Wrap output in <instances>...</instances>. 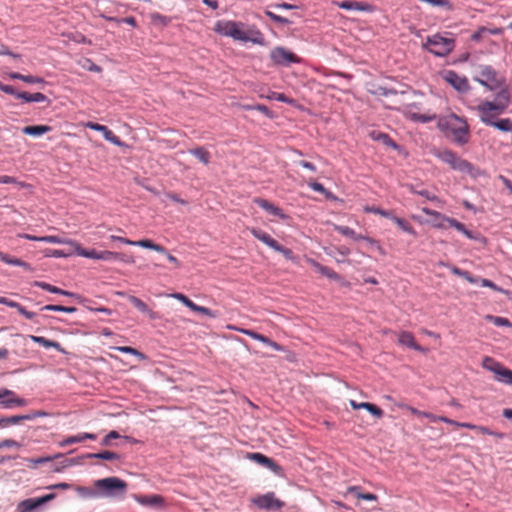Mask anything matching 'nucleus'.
I'll return each mask as SVG.
<instances>
[{
  "label": "nucleus",
  "instance_id": "1",
  "mask_svg": "<svg viewBox=\"0 0 512 512\" xmlns=\"http://www.w3.org/2000/svg\"><path fill=\"white\" fill-rule=\"evenodd\" d=\"M213 30L217 34L230 37L235 41L251 42L258 45H264L265 43L264 36L260 30L243 22L219 20L215 23Z\"/></svg>",
  "mask_w": 512,
  "mask_h": 512
},
{
  "label": "nucleus",
  "instance_id": "2",
  "mask_svg": "<svg viewBox=\"0 0 512 512\" xmlns=\"http://www.w3.org/2000/svg\"><path fill=\"white\" fill-rule=\"evenodd\" d=\"M438 127L459 145H464L469 141V125L465 119L454 113L441 117L438 122Z\"/></svg>",
  "mask_w": 512,
  "mask_h": 512
},
{
  "label": "nucleus",
  "instance_id": "3",
  "mask_svg": "<svg viewBox=\"0 0 512 512\" xmlns=\"http://www.w3.org/2000/svg\"><path fill=\"white\" fill-rule=\"evenodd\" d=\"M511 102V94L508 88H502L496 95L494 101H484L478 105L477 110L480 113L482 122H490L497 115L506 111Z\"/></svg>",
  "mask_w": 512,
  "mask_h": 512
},
{
  "label": "nucleus",
  "instance_id": "4",
  "mask_svg": "<svg viewBox=\"0 0 512 512\" xmlns=\"http://www.w3.org/2000/svg\"><path fill=\"white\" fill-rule=\"evenodd\" d=\"M473 80L487 88L489 91L507 88L505 78L500 77L498 72L490 65H478Z\"/></svg>",
  "mask_w": 512,
  "mask_h": 512
},
{
  "label": "nucleus",
  "instance_id": "5",
  "mask_svg": "<svg viewBox=\"0 0 512 512\" xmlns=\"http://www.w3.org/2000/svg\"><path fill=\"white\" fill-rule=\"evenodd\" d=\"M127 483L118 477H107L94 481L99 497H123L127 491Z\"/></svg>",
  "mask_w": 512,
  "mask_h": 512
},
{
  "label": "nucleus",
  "instance_id": "6",
  "mask_svg": "<svg viewBox=\"0 0 512 512\" xmlns=\"http://www.w3.org/2000/svg\"><path fill=\"white\" fill-rule=\"evenodd\" d=\"M439 158L450 165L454 170H458L464 174L469 175L473 179L484 176V172L479 168L474 167L470 162L458 157L454 152L450 150H444L439 153Z\"/></svg>",
  "mask_w": 512,
  "mask_h": 512
},
{
  "label": "nucleus",
  "instance_id": "7",
  "mask_svg": "<svg viewBox=\"0 0 512 512\" xmlns=\"http://www.w3.org/2000/svg\"><path fill=\"white\" fill-rule=\"evenodd\" d=\"M455 46V41L452 38L443 37L440 34L428 36L423 48L438 57L447 56Z\"/></svg>",
  "mask_w": 512,
  "mask_h": 512
},
{
  "label": "nucleus",
  "instance_id": "8",
  "mask_svg": "<svg viewBox=\"0 0 512 512\" xmlns=\"http://www.w3.org/2000/svg\"><path fill=\"white\" fill-rule=\"evenodd\" d=\"M482 367L495 375V380L506 384L512 385V370L504 367L500 362L496 361L490 356H485L482 359Z\"/></svg>",
  "mask_w": 512,
  "mask_h": 512
},
{
  "label": "nucleus",
  "instance_id": "9",
  "mask_svg": "<svg viewBox=\"0 0 512 512\" xmlns=\"http://www.w3.org/2000/svg\"><path fill=\"white\" fill-rule=\"evenodd\" d=\"M270 58L274 65L289 66L292 63H299L300 59L293 52L288 49L278 46L271 50Z\"/></svg>",
  "mask_w": 512,
  "mask_h": 512
},
{
  "label": "nucleus",
  "instance_id": "10",
  "mask_svg": "<svg viewBox=\"0 0 512 512\" xmlns=\"http://www.w3.org/2000/svg\"><path fill=\"white\" fill-rule=\"evenodd\" d=\"M253 503L260 509L278 511L284 507V502L275 497L273 492L259 495L253 499Z\"/></svg>",
  "mask_w": 512,
  "mask_h": 512
},
{
  "label": "nucleus",
  "instance_id": "11",
  "mask_svg": "<svg viewBox=\"0 0 512 512\" xmlns=\"http://www.w3.org/2000/svg\"><path fill=\"white\" fill-rule=\"evenodd\" d=\"M443 79L459 93H467L470 90L468 79L457 74L453 70H446L442 74Z\"/></svg>",
  "mask_w": 512,
  "mask_h": 512
},
{
  "label": "nucleus",
  "instance_id": "12",
  "mask_svg": "<svg viewBox=\"0 0 512 512\" xmlns=\"http://www.w3.org/2000/svg\"><path fill=\"white\" fill-rule=\"evenodd\" d=\"M27 404L26 400L20 398L14 391L0 389V406L5 409L22 407Z\"/></svg>",
  "mask_w": 512,
  "mask_h": 512
},
{
  "label": "nucleus",
  "instance_id": "13",
  "mask_svg": "<svg viewBox=\"0 0 512 512\" xmlns=\"http://www.w3.org/2000/svg\"><path fill=\"white\" fill-rule=\"evenodd\" d=\"M54 498H55V494H53V493L44 495L40 498H29V499L21 501L18 504L17 509L19 512H30V511L40 507L41 505L49 502L50 500H52Z\"/></svg>",
  "mask_w": 512,
  "mask_h": 512
},
{
  "label": "nucleus",
  "instance_id": "14",
  "mask_svg": "<svg viewBox=\"0 0 512 512\" xmlns=\"http://www.w3.org/2000/svg\"><path fill=\"white\" fill-rule=\"evenodd\" d=\"M86 127L91 130L98 131V132L102 133L105 140L109 141L110 143H112L118 147L125 146V143L122 142L118 136H116L108 127H106L104 125L94 123V122H88V123H86Z\"/></svg>",
  "mask_w": 512,
  "mask_h": 512
},
{
  "label": "nucleus",
  "instance_id": "15",
  "mask_svg": "<svg viewBox=\"0 0 512 512\" xmlns=\"http://www.w3.org/2000/svg\"><path fill=\"white\" fill-rule=\"evenodd\" d=\"M228 329L234 330V331H238V332H240L242 334H245V335H247V336H249V337H251V338H253V339L257 340V341H260V342L264 343L265 345H268V346L272 347L276 351H280L282 349L281 346L278 343L272 341L268 337H266V336H264L262 334H259V333L255 332L253 330L244 329V328H238V327L232 326V325H229Z\"/></svg>",
  "mask_w": 512,
  "mask_h": 512
},
{
  "label": "nucleus",
  "instance_id": "16",
  "mask_svg": "<svg viewBox=\"0 0 512 512\" xmlns=\"http://www.w3.org/2000/svg\"><path fill=\"white\" fill-rule=\"evenodd\" d=\"M246 458L279 474L281 467L271 458L259 452L247 453Z\"/></svg>",
  "mask_w": 512,
  "mask_h": 512
},
{
  "label": "nucleus",
  "instance_id": "17",
  "mask_svg": "<svg viewBox=\"0 0 512 512\" xmlns=\"http://www.w3.org/2000/svg\"><path fill=\"white\" fill-rule=\"evenodd\" d=\"M254 203L257 204L260 208H262L263 210H265L269 215L275 217V218H279V219H282V220H286L288 219L289 217L282 211L281 208H279L278 206L274 205L273 203L269 202L268 200L266 199H263V198H260V197H256L254 198Z\"/></svg>",
  "mask_w": 512,
  "mask_h": 512
},
{
  "label": "nucleus",
  "instance_id": "18",
  "mask_svg": "<svg viewBox=\"0 0 512 512\" xmlns=\"http://www.w3.org/2000/svg\"><path fill=\"white\" fill-rule=\"evenodd\" d=\"M333 5L339 7L344 10H353V11H363V12H371L372 6L367 3L358 2V1H333Z\"/></svg>",
  "mask_w": 512,
  "mask_h": 512
},
{
  "label": "nucleus",
  "instance_id": "19",
  "mask_svg": "<svg viewBox=\"0 0 512 512\" xmlns=\"http://www.w3.org/2000/svg\"><path fill=\"white\" fill-rule=\"evenodd\" d=\"M422 211L426 214L432 217L430 220V223L433 227L437 229H447L448 228V222L444 220H450V217H447L437 211L431 210L429 208H422Z\"/></svg>",
  "mask_w": 512,
  "mask_h": 512
},
{
  "label": "nucleus",
  "instance_id": "20",
  "mask_svg": "<svg viewBox=\"0 0 512 512\" xmlns=\"http://www.w3.org/2000/svg\"><path fill=\"white\" fill-rule=\"evenodd\" d=\"M398 343L403 346H407L416 351L424 352L425 350L417 344L413 334L408 331H402L398 337Z\"/></svg>",
  "mask_w": 512,
  "mask_h": 512
},
{
  "label": "nucleus",
  "instance_id": "21",
  "mask_svg": "<svg viewBox=\"0 0 512 512\" xmlns=\"http://www.w3.org/2000/svg\"><path fill=\"white\" fill-rule=\"evenodd\" d=\"M307 262L316 269L317 272H319L321 275L331 279L338 281L340 280V275L336 273L333 269L324 266L320 264L319 262L315 261L314 259H308Z\"/></svg>",
  "mask_w": 512,
  "mask_h": 512
},
{
  "label": "nucleus",
  "instance_id": "22",
  "mask_svg": "<svg viewBox=\"0 0 512 512\" xmlns=\"http://www.w3.org/2000/svg\"><path fill=\"white\" fill-rule=\"evenodd\" d=\"M448 222V228H454L458 232L465 235L468 239L478 240L480 238V234L477 232H473L468 230L465 225L454 218H450V220H446Z\"/></svg>",
  "mask_w": 512,
  "mask_h": 512
},
{
  "label": "nucleus",
  "instance_id": "23",
  "mask_svg": "<svg viewBox=\"0 0 512 512\" xmlns=\"http://www.w3.org/2000/svg\"><path fill=\"white\" fill-rule=\"evenodd\" d=\"M349 403L354 410L366 409L368 412H370L373 416L377 418H381L383 416V410L376 406L375 404L369 402L358 403L355 400H350Z\"/></svg>",
  "mask_w": 512,
  "mask_h": 512
},
{
  "label": "nucleus",
  "instance_id": "24",
  "mask_svg": "<svg viewBox=\"0 0 512 512\" xmlns=\"http://www.w3.org/2000/svg\"><path fill=\"white\" fill-rule=\"evenodd\" d=\"M250 232L256 239H258L259 241H261L262 243H264L273 250L278 244V242L274 238H272L267 232L259 228L253 227L250 229Z\"/></svg>",
  "mask_w": 512,
  "mask_h": 512
},
{
  "label": "nucleus",
  "instance_id": "25",
  "mask_svg": "<svg viewBox=\"0 0 512 512\" xmlns=\"http://www.w3.org/2000/svg\"><path fill=\"white\" fill-rule=\"evenodd\" d=\"M134 499L143 506L157 507L163 504V498L160 495H134Z\"/></svg>",
  "mask_w": 512,
  "mask_h": 512
},
{
  "label": "nucleus",
  "instance_id": "26",
  "mask_svg": "<svg viewBox=\"0 0 512 512\" xmlns=\"http://www.w3.org/2000/svg\"><path fill=\"white\" fill-rule=\"evenodd\" d=\"M128 301L136 308L138 309L140 312L142 313H145L149 316L150 319L154 320V319H157L158 318V315L156 312L152 311L147 305L146 303H144L140 298L136 297V296H133V295H129L128 296Z\"/></svg>",
  "mask_w": 512,
  "mask_h": 512
},
{
  "label": "nucleus",
  "instance_id": "27",
  "mask_svg": "<svg viewBox=\"0 0 512 512\" xmlns=\"http://www.w3.org/2000/svg\"><path fill=\"white\" fill-rule=\"evenodd\" d=\"M51 129L52 128L48 125L25 126L22 129V133L33 137H39L45 133L50 132Z\"/></svg>",
  "mask_w": 512,
  "mask_h": 512
},
{
  "label": "nucleus",
  "instance_id": "28",
  "mask_svg": "<svg viewBox=\"0 0 512 512\" xmlns=\"http://www.w3.org/2000/svg\"><path fill=\"white\" fill-rule=\"evenodd\" d=\"M131 246H138V247H142V248H146V249H151L158 253H166L165 247L154 243L150 239H141V240L133 241V243H131Z\"/></svg>",
  "mask_w": 512,
  "mask_h": 512
},
{
  "label": "nucleus",
  "instance_id": "29",
  "mask_svg": "<svg viewBox=\"0 0 512 512\" xmlns=\"http://www.w3.org/2000/svg\"><path fill=\"white\" fill-rule=\"evenodd\" d=\"M370 137L373 140L382 142L385 146L392 147L394 149L398 148V145L386 133H382V132H379V131H372L370 133Z\"/></svg>",
  "mask_w": 512,
  "mask_h": 512
},
{
  "label": "nucleus",
  "instance_id": "30",
  "mask_svg": "<svg viewBox=\"0 0 512 512\" xmlns=\"http://www.w3.org/2000/svg\"><path fill=\"white\" fill-rule=\"evenodd\" d=\"M0 260H2L3 262H5V263H7L9 265L23 267L27 271H31L32 270V268H31L29 263H27V262H25V261H23V260H21L19 258L11 257L8 254L2 253V252H0Z\"/></svg>",
  "mask_w": 512,
  "mask_h": 512
},
{
  "label": "nucleus",
  "instance_id": "31",
  "mask_svg": "<svg viewBox=\"0 0 512 512\" xmlns=\"http://www.w3.org/2000/svg\"><path fill=\"white\" fill-rule=\"evenodd\" d=\"M34 415H22V416H10L0 419V428L7 427L9 425H17L23 420L33 419Z\"/></svg>",
  "mask_w": 512,
  "mask_h": 512
},
{
  "label": "nucleus",
  "instance_id": "32",
  "mask_svg": "<svg viewBox=\"0 0 512 512\" xmlns=\"http://www.w3.org/2000/svg\"><path fill=\"white\" fill-rule=\"evenodd\" d=\"M486 125L493 126L502 132H511L512 131V121L508 118L500 119L495 121L494 119H490V122H484Z\"/></svg>",
  "mask_w": 512,
  "mask_h": 512
},
{
  "label": "nucleus",
  "instance_id": "33",
  "mask_svg": "<svg viewBox=\"0 0 512 512\" xmlns=\"http://www.w3.org/2000/svg\"><path fill=\"white\" fill-rule=\"evenodd\" d=\"M17 98L22 99L27 103L45 102L48 100L47 97L43 93H40V92L33 93V94L27 93V92H20V94H17Z\"/></svg>",
  "mask_w": 512,
  "mask_h": 512
},
{
  "label": "nucleus",
  "instance_id": "34",
  "mask_svg": "<svg viewBox=\"0 0 512 512\" xmlns=\"http://www.w3.org/2000/svg\"><path fill=\"white\" fill-rule=\"evenodd\" d=\"M30 339L34 343H37L45 348H54L58 351H62L61 345L56 341L46 339L45 337H42V336H34V335H31Z\"/></svg>",
  "mask_w": 512,
  "mask_h": 512
},
{
  "label": "nucleus",
  "instance_id": "35",
  "mask_svg": "<svg viewBox=\"0 0 512 512\" xmlns=\"http://www.w3.org/2000/svg\"><path fill=\"white\" fill-rule=\"evenodd\" d=\"M390 219H392L395 222V224L404 232H406L412 236L417 235L415 229L406 220L396 217L393 214L391 215Z\"/></svg>",
  "mask_w": 512,
  "mask_h": 512
},
{
  "label": "nucleus",
  "instance_id": "36",
  "mask_svg": "<svg viewBox=\"0 0 512 512\" xmlns=\"http://www.w3.org/2000/svg\"><path fill=\"white\" fill-rule=\"evenodd\" d=\"M336 231L339 232L340 234L346 236V237H350L356 241L358 240H365V236L361 235V234H357L353 229H351L350 227L348 226H337L336 228Z\"/></svg>",
  "mask_w": 512,
  "mask_h": 512
},
{
  "label": "nucleus",
  "instance_id": "37",
  "mask_svg": "<svg viewBox=\"0 0 512 512\" xmlns=\"http://www.w3.org/2000/svg\"><path fill=\"white\" fill-rule=\"evenodd\" d=\"M75 252L78 256L99 260L100 251H97L95 249L88 250L81 247L79 244H76Z\"/></svg>",
  "mask_w": 512,
  "mask_h": 512
},
{
  "label": "nucleus",
  "instance_id": "38",
  "mask_svg": "<svg viewBox=\"0 0 512 512\" xmlns=\"http://www.w3.org/2000/svg\"><path fill=\"white\" fill-rule=\"evenodd\" d=\"M190 153L194 155L196 158H198L199 161H201L205 165H207L210 161V154L203 147L192 149L190 150Z\"/></svg>",
  "mask_w": 512,
  "mask_h": 512
},
{
  "label": "nucleus",
  "instance_id": "39",
  "mask_svg": "<svg viewBox=\"0 0 512 512\" xmlns=\"http://www.w3.org/2000/svg\"><path fill=\"white\" fill-rule=\"evenodd\" d=\"M88 458H97L103 460H117L119 459V455L115 452L111 451H103L99 453H91L87 455Z\"/></svg>",
  "mask_w": 512,
  "mask_h": 512
},
{
  "label": "nucleus",
  "instance_id": "40",
  "mask_svg": "<svg viewBox=\"0 0 512 512\" xmlns=\"http://www.w3.org/2000/svg\"><path fill=\"white\" fill-rule=\"evenodd\" d=\"M41 310L74 313L77 311V308L76 307H66V306H62V305L48 304V305L43 306L41 308Z\"/></svg>",
  "mask_w": 512,
  "mask_h": 512
},
{
  "label": "nucleus",
  "instance_id": "41",
  "mask_svg": "<svg viewBox=\"0 0 512 512\" xmlns=\"http://www.w3.org/2000/svg\"><path fill=\"white\" fill-rule=\"evenodd\" d=\"M76 491L79 495L86 498H97L99 497L98 489L97 488H90V487H82L79 486L76 488Z\"/></svg>",
  "mask_w": 512,
  "mask_h": 512
},
{
  "label": "nucleus",
  "instance_id": "42",
  "mask_svg": "<svg viewBox=\"0 0 512 512\" xmlns=\"http://www.w3.org/2000/svg\"><path fill=\"white\" fill-rule=\"evenodd\" d=\"M266 98L269 100H276V101L287 103L290 105H293L295 103V101L293 99L287 97L283 93H278V92H271L269 95L266 96Z\"/></svg>",
  "mask_w": 512,
  "mask_h": 512
},
{
  "label": "nucleus",
  "instance_id": "43",
  "mask_svg": "<svg viewBox=\"0 0 512 512\" xmlns=\"http://www.w3.org/2000/svg\"><path fill=\"white\" fill-rule=\"evenodd\" d=\"M114 349L119 352H122V353L134 355V356L138 357L140 360L146 359V356L142 352L138 351L135 348L129 347V346H118V347H115Z\"/></svg>",
  "mask_w": 512,
  "mask_h": 512
},
{
  "label": "nucleus",
  "instance_id": "44",
  "mask_svg": "<svg viewBox=\"0 0 512 512\" xmlns=\"http://www.w3.org/2000/svg\"><path fill=\"white\" fill-rule=\"evenodd\" d=\"M481 285H482L483 287H488V288H490V289H492V290H494V291H497V292L503 293V294H505V295H507V296H510V295H511V292H510L509 290H505V289H503V288H501V287L497 286L494 282H492V281H491V280H489V279H485V278L481 279Z\"/></svg>",
  "mask_w": 512,
  "mask_h": 512
},
{
  "label": "nucleus",
  "instance_id": "45",
  "mask_svg": "<svg viewBox=\"0 0 512 512\" xmlns=\"http://www.w3.org/2000/svg\"><path fill=\"white\" fill-rule=\"evenodd\" d=\"M190 310H192L194 312H197V313H201V314H203L205 316H208L210 318H215L216 317V313L214 311H212L211 309H209L207 307L199 306L196 303H193V305L190 308Z\"/></svg>",
  "mask_w": 512,
  "mask_h": 512
},
{
  "label": "nucleus",
  "instance_id": "46",
  "mask_svg": "<svg viewBox=\"0 0 512 512\" xmlns=\"http://www.w3.org/2000/svg\"><path fill=\"white\" fill-rule=\"evenodd\" d=\"M364 211L367 213L379 214L385 218H390L392 215V212L374 206H365Z\"/></svg>",
  "mask_w": 512,
  "mask_h": 512
},
{
  "label": "nucleus",
  "instance_id": "47",
  "mask_svg": "<svg viewBox=\"0 0 512 512\" xmlns=\"http://www.w3.org/2000/svg\"><path fill=\"white\" fill-rule=\"evenodd\" d=\"M82 442L81 433L75 436H69L62 441L59 442L60 447H66L68 445L74 444V443H80Z\"/></svg>",
  "mask_w": 512,
  "mask_h": 512
},
{
  "label": "nucleus",
  "instance_id": "48",
  "mask_svg": "<svg viewBox=\"0 0 512 512\" xmlns=\"http://www.w3.org/2000/svg\"><path fill=\"white\" fill-rule=\"evenodd\" d=\"M170 296L174 299L179 300L182 304H184L189 309L192 307V305L194 303L192 300H190L186 295H184L182 293L176 292V293L171 294Z\"/></svg>",
  "mask_w": 512,
  "mask_h": 512
},
{
  "label": "nucleus",
  "instance_id": "49",
  "mask_svg": "<svg viewBox=\"0 0 512 512\" xmlns=\"http://www.w3.org/2000/svg\"><path fill=\"white\" fill-rule=\"evenodd\" d=\"M489 321L494 323L496 326H510V321L504 317L488 315L486 317Z\"/></svg>",
  "mask_w": 512,
  "mask_h": 512
},
{
  "label": "nucleus",
  "instance_id": "50",
  "mask_svg": "<svg viewBox=\"0 0 512 512\" xmlns=\"http://www.w3.org/2000/svg\"><path fill=\"white\" fill-rule=\"evenodd\" d=\"M274 250L280 252L286 259L294 260V254L291 249L286 248L278 243Z\"/></svg>",
  "mask_w": 512,
  "mask_h": 512
},
{
  "label": "nucleus",
  "instance_id": "51",
  "mask_svg": "<svg viewBox=\"0 0 512 512\" xmlns=\"http://www.w3.org/2000/svg\"><path fill=\"white\" fill-rule=\"evenodd\" d=\"M117 257H119L118 252H112V251H107V250L99 252V260L112 261V260H116Z\"/></svg>",
  "mask_w": 512,
  "mask_h": 512
},
{
  "label": "nucleus",
  "instance_id": "52",
  "mask_svg": "<svg viewBox=\"0 0 512 512\" xmlns=\"http://www.w3.org/2000/svg\"><path fill=\"white\" fill-rule=\"evenodd\" d=\"M265 14H266V15H267V16H268L272 21H274V22H276V23H280V24H290V21H289L287 18L282 17V16H279V15H277V14H275V13H273V12L269 11V10H267V11L265 12Z\"/></svg>",
  "mask_w": 512,
  "mask_h": 512
},
{
  "label": "nucleus",
  "instance_id": "53",
  "mask_svg": "<svg viewBox=\"0 0 512 512\" xmlns=\"http://www.w3.org/2000/svg\"><path fill=\"white\" fill-rule=\"evenodd\" d=\"M14 308L17 309V311L21 315H23L26 319H33L36 316V313H34L32 311H28L24 306H22L18 302H17V307H14Z\"/></svg>",
  "mask_w": 512,
  "mask_h": 512
},
{
  "label": "nucleus",
  "instance_id": "54",
  "mask_svg": "<svg viewBox=\"0 0 512 512\" xmlns=\"http://www.w3.org/2000/svg\"><path fill=\"white\" fill-rule=\"evenodd\" d=\"M410 118L421 123H427L432 121L435 118V116L419 115L414 113L410 115Z\"/></svg>",
  "mask_w": 512,
  "mask_h": 512
},
{
  "label": "nucleus",
  "instance_id": "55",
  "mask_svg": "<svg viewBox=\"0 0 512 512\" xmlns=\"http://www.w3.org/2000/svg\"><path fill=\"white\" fill-rule=\"evenodd\" d=\"M119 437H120V435L118 434V432H116V431H110V432H109V433H108V434L103 438V440H102L101 444H102L103 446H108V445H110V443H111V440H112V439H117V438H119Z\"/></svg>",
  "mask_w": 512,
  "mask_h": 512
},
{
  "label": "nucleus",
  "instance_id": "56",
  "mask_svg": "<svg viewBox=\"0 0 512 512\" xmlns=\"http://www.w3.org/2000/svg\"><path fill=\"white\" fill-rule=\"evenodd\" d=\"M34 286H37L43 290H46L48 292L54 293L56 291V286H53L49 283L42 282V281H35Z\"/></svg>",
  "mask_w": 512,
  "mask_h": 512
},
{
  "label": "nucleus",
  "instance_id": "57",
  "mask_svg": "<svg viewBox=\"0 0 512 512\" xmlns=\"http://www.w3.org/2000/svg\"><path fill=\"white\" fill-rule=\"evenodd\" d=\"M365 241H367L370 245L374 246L375 249L381 254V255H386V252L385 250L383 249V247L379 244L378 241H376L375 239L373 238H370V237H367L365 238Z\"/></svg>",
  "mask_w": 512,
  "mask_h": 512
},
{
  "label": "nucleus",
  "instance_id": "58",
  "mask_svg": "<svg viewBox=\"0 0 512 512\" xmlns=\"http://www.w3.org/2000/svg\"><path fill=\"white\" fill-rule=\"evenodd\" d=\"M254 108H255V110H257V111H259V112L263 113V114H264L265 116H267L268 118H273V117H274L273 112H272V111H270V110L268 109V107H267V106H265V105H263V104H256Z\"/></svg>",
  "mask_w": 512,
  "mask_h": 512
},
{
  "label": "nucleus",
  "instance_id": "59",
  "mask_svg": "<svg viewBox=\"0 0 512 512\" xmlns=\"http://www.w3.org/2000/svg\"><path fill=\"white\" fill-rule=\"evenodd\" d=\"M24 82L30 83V84H44L45 80L38 76H32V75H25Z\"/></svg>",
  "mask_w": 512,
  "mask_h": 512
},
{
  "label": "nucleus",
  "instance_id": "60",
  "mask_svg": "<svg viewBox=\"0 0 512 512\" xmlns=\"http://www.w3.org/2000/svg\"><path fill=\"white\" fill-rule=\"evenodd\" d=\"M487 32V28L486 27H480L477 29V31H475L472 35H471V40L473 41H480L483 34Z\"/></svg>",
  "mask_w": 512,
  "mask_h": 512
},
{
  "label": "nucleus",
  "instance_id": "61",
  "mask_svg": "<svg viewBox=\"0 0 512 512\" xmlns=\"http://www.w3.org/2000/svg\"><path fill=\"white\" fill-rule=\"evenodd\" d=\"M398 407L406 409L409 412H411L412 414H414L416 416H419V417H422L423 413H424V411H420V410H418V409H416V408H414L412 406L406 405V404H399Z\"/></svg>",
  "mask_w": 512,
  "mask_h": 512
},
{
  "label": "nucleus",
  "instance_id": "62",
  "mask_svg": "<svg viewBox=\"0 0 512 512\" xmlns=\"http://www.w3.org/2000/svg\"><path fill=\"white\" fill-rule=\"evenodd\" d=\"M5 447H20V444L13 439H5L0 441V449Z\"/></svg>",
  "mask_w": 512,
  "mask_h": 512
},
{
  "label": "nucleus",
  "instance_id": "63",
  "mask_svg": "<svg viewBox=\"0 0 512 512\" xmlns=\"http://www.w3.org/2000/svg\"><path fill=\"white\" fill-rule=\"evenodd\" d=\"M39 240L42 242H47V243H58V244L65 243V241L61 240L57 236H44V237H41Z\"/></svg>",
  "mask_w": 512,
  "mask_h": 512
},
{
  "label": "nucleus",
  "instance_id": "64",
  "mask_svg": "<svg viewBox=\"0 0 512 512\" xmlns=\"http://www.w3.org/2000/svg\"><path fill=\"white\" fill-rule=\"evenodd\" d=\"M358 499L366 500V501H377L378 496L373 493H359Z\"/></svg>",
  "mask_w": 512,
  "mask_h": 512
}]
</instances>
